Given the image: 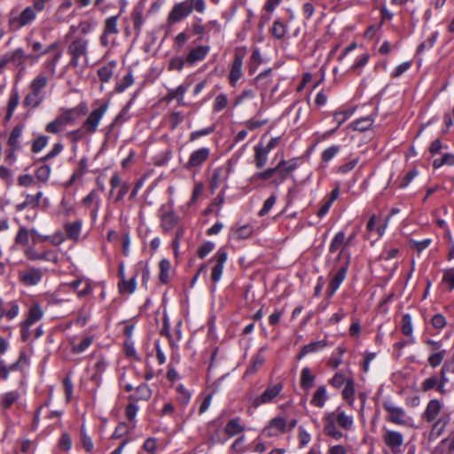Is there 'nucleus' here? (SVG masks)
<instances>
[{
	"label": "nucleus",
	"instance_id": "1",
	"mask_svg": "<svg viewBox=\"0 0 454 454\" xmlns=\"http://www.w3.org/2000/svg\"><path fill=\"white\" fill-rule=\"evenodd\" d=\"M323 422L325 434L334 440L344 437L343 433L337 428V426L346 431L354 428L353 416L347 414L340 407L334 411L326 412L323 417Z\"/></svg>",
	"mask_w": 454,
	"mask_h": 454
},
{
	"label": "nucleus",
	"instance_id": "2",
	"mask_svg": "<svg viewBox=\"0 0 454 454\" xmlns=\"http://www.w3.org/2000/svg\"><path fill=\"white\" fill-rule=\"evenodd\" d=\"M87 113L88 106L85 102H81L73 108H61L59 114L46 125L45 131L51 134L60 133L66 126L75 123L80 116L85 115Z\"/></svg>",
	"mask_w": 454,
	"mask_h": 454
},
{
	"label": "nucleus",
	"instance_id": "3",
	"mask_svg": "<svg viewBox=\"0 0 454 454\" xmlns=\"http://www.w3.org/2000/svg\"><path fill=\"white\" fill-rule=\"evenodd\" d=\"M206 10L205 0H185L176 4L169 12L167 22L169 26L178 23L188 17L192 11L203 13Z\"/></svg>",
	"mask_w": 454,
	"mask_h": 454
},
{
	"label": "nucleus",
	"instance_id": "4",
	"mask_svg": "<svg viewBox=\"0 0 454 454\" xmlns=\"http://www.w3.org/2000/svg\"><path fill=\"white\" fill-rule=\"evenodd\" d=\"M48 78L43 74H37L29 84V93L25 97V106L36 108L45 98L44 88L48 84Z\"/></svg>",
	"mask_w": 454,
	"mask_h": 454
},
{
	"label": "nucleus",
	"instance_id": "5",
	"mask_svg": "<svg viewBox=\"0 0 454 454\" xmlns=\"http://www.w3.org/2000/svg\"><path fill=\"white\" fill-rule=\"evenodd\" d=\"M32 55L26 54L22 48H18L12 51L5 53L0 59V73L8 64H12L22 74L26 71V60L28 59H33Z\"/></svg>",
	"mask_w": 454,
	"mask_h": 454
},
{
	"label": "nucleus",
	"instance_id": "6",
	"mask_svg": "<svg viewBox=\"0 0 454 454\" xmlns=\"http://www.w3.org/2000/svg\"><path fill=\"white\" fill-rule=\"evenodd\" d=\"M344 258L345 261L339 266L337 272L333 277L330 284H329V289L330 293L329 295H333L338 288L340 287V284L343 282V280L346 278L349 262H350V254L349 252H346L344 249H341L340 252L338 254V260H340Z\"/></svg>",
	"mask_w": 454,
	"mask_h": 454
},
{
	"label": "nucleus",
	"instance_id": "7",
	"mask_svg": "<svg viewBox=\"0 0 454 454\" xmlns=\"http://www.w3.org/2000/svg\"><path fill=\"white\" fill-rule=\"evenodd\" d=\"M108 109V104L104 103L98 108L92 110L82 124V129L87 134L97 132L99 123Z\"/></svg>",
	"mask_w": 454,
	"mask_h": 454
},
{
	"label": "nucleus",
	"instance_id": "8",
	"mask_svg": "<svg viewBox=\"0 0 454 454\" xmlns=\"http://www.w3.org/2000/svg\"><path fill=\"white\" fill-rule=\"evenodd\" d=\"M88 44L87 39L77 37L68 45L67 51L71 55L70 63L73 67H78L81 57H87Z\"/></svg>",
	"mask_w": 454,
	"mask_h": 454
},
{
	"label": "nucleus",
	"instance_id": "9",
	"mask_svg": "<svg viewBox=\"0 0 454 454\" xmlns=\"http://www.w3.org/2000/svg\"><path fill=\"white\" fill-rule=\"evenodd\" d=\"M382 406L388 413L387 420L397 425L405 424L406 413L404 410L398 406L392 399L387 398L382 403Z\"/></svg>",
	"mask_w": 454,
	"mask_h": 454
},
{
	"label": "nucleus",
	"instance_id": "10",
	"mask_svg": "<svg viewBox=\"0 0 454 454\" xmlns=\"http://www.w3.org/2000/svg\"><path fill=\"white\" fill-rule=\"evenodd\" d=\"M283 390V384L277 383L269 386L260 395L253 398L251 403L254 408L259 407L262 404H267L271 402L281 393Z\"/></svg>",
	"mask_w": 454,
	"mask_h": 454
},
{
	"label": "nucleus",
	"instance_id": "11",
	"mask_svg": "<svg viewBox=\"0 0 454 454\" xmlns=\"http://www.w3.org/2000/svg\"><path fill=\"white\" fill-rule=\"evenodd\" d=\"M384 443L391 450L393 454L402 452L404 442L403 434L398 431L386 429L382 436Z\"/></svg>",
	"mask_w": 454,
	"mask_h": 454
},
{
	"label": "nucleus",
	"instance_id": "12",
	"mask_svg": "<svg viewBox=\"0 0 454 454\" xmlns=\"http://www.w3.org/2000/svg\"><path fill=\"white\" fill-rule=\"evenodd\" d=\"M227 259L228 254L224 248H220L211 258L210 262H215L211 272V279L214 283L220 281Z\"/></svg>",
	"mask_w": 454,
	"mask_h": 454
},
{
	"label": "nucleus",
	"instance_id": "13",
	"mask_svg": "<svg viewBox=\"0 0 454 454\" xmlns=\"http://www.w3.org/2000/svg\"><path fill=\"white\" fill-rule=\"evenodd\" d=\"M287 431V421L283 417H275L271 419L268 425L263 428L262 434L267 437L278 436Z\"/></svg>",
	"mask_w": 454,
	"mask_h": 454
},
{
	"label": "nucleus",
	"instance_id": "14",
	"mask_svg": "<svg viewBox=\"0 0 454 454\" xmlns=\"http://www.w3.org/2000/svg\"><path fill=\"white\" fill-rule=\"evenodd\" d=\"M275 168H279L275 174L277 176L273 180V183L278 184L282 183L286 178H287L288 176L297 168L296 159H292L290 160H282Z\"/></svg>",
	"mask_w": 454,
	"mask_h": 454
},
{
	"label": "nucleus",
	"instance_id": "15",
	"mask_svg": "<svg viewBox=\"0 0 454 454\" xmlns=\"http://www.w3.org/2000/svg\"><path fill=\"white\" fill-rule=\"evenodd\" d=\"M450 364L449 363H444L441 372H440V380L436 376H432L427 379V390L434 388L436 387V389L441 394H445V384L448 381L446 377V372L449 371Z\"/></svg>",
	"mask_w": 454,
	"mask_h": 454
},
{
	"label": "nucleus",
	"instance_id": "16",
	"mask_svg": "<svg viewBox=\"0 0 454 454\" xmlns=\"http://www.w3.org/2000/svg\"><path fill=\"white\" fill-rule=\"evenodd\" d=\"M209 153L210 150L207 147H202L198 150H195L191 153L189 160L185 164V168L190 169L196 167H200L207 160Z\"/></svg>",
	"mask_w": 454,
	"mask_h": 454
},
{
	"label": "nucleus",
	"instance_id": "17",
	"mask_svg": "<svg viewBox=\"0 0 454 454\" xmlns=\"http://www.w3.org/2000/svg\"><path fill=\"white\" fill-rule=\"evenodd\" d=\"M110 184L113 189L118 188L117 195L114 199V202H119L123 199L129 190V184L126 182H122L118 174H114L110 179Z\"/></svg>",
	"mask_w": 454,
	"mask_h": 454
},
{
	"label": "nucleus",
	"instance_id": "18",
	"mask_svg": "<svg viewBox=\"0 0 454 454\" xmlns=\"http://www.w3.org/2000/svg\"><path fill=\"white\" fill-rule=\"evenodd\" d=\"M242 65H243V55L235 54L234 60L231 65L229 79L231 85H235L236 82L242 76Z\"/></svg>",
	"mask_w": 454,
	"mask_h": 454
},
{
	"label": "nucleus",
	"instance_id": "19",
	"mask_svg": "<svg viewBox=\"0 0 454 454\" xmlns=\"http://www.w3.org/2000/svg\"><path fill=\"white\" fill-rule=\"evenodd\" d=\"M43 277V272L40 269L29 268L28 270L20 273V279L27 286H35L38 284Z\"/></svg>",
	"mask_w": 454,
	"mask_h": 454
},
{
	"label": "nucleus",
	"instance_id": "20",
	"mask_svg": "<svg viewBox=\"0 0 454 454\" xmlns=\"http://www.w3.org/2000/svg\"><path fill=\"white\" fill-rule=\"evenodd\" d=\"M209 51L210 47L207 45L193 48L189 51L185 61L190 65H193L203 60L208 54Z\"/></svg>",
	"mask_w": 454,
	"mask_h": 454
},
{
	"label": "nucleus",
	"instance_id": "21",
	"mask_svg": "<svg viewBox=\"0 0 454 454\" xmlns=\"http://www.w3.org/2000/svg\"><path fill=\"white\" fill-rule=\"evenodd\" d=\"M328 399L326 387L319 386L314 392L310 403L317 408H323Z\"/></svg>",
	"mask_w": 454,
	"mask_h": 454
},
{
	"label": "nucleus",
	"instance_id": "22",
	"mask_svg": "<svg viewBox=\"0 0 454 454\" xmlns=\"http://www.w3.org/2000/svg\"><path fill=\"white\" fill-rule=\"evenodd\" d=\"M23 132V126L17 125L15 126L7 140V145L10 148H12V151H19L20 150L21 146L20 144V138Z\"/></svg>",
	"mask_w": 454,
	"mask_h": 454
},
{
	"label": "nucleus",
	"instance_id": "23",
	"mask_svg": "<svg viewBox=\"0 0 454 454\" xmlns=\"http://www.w3.org/2000/svg\"><path fill=\"white\" fill-rule=\"evenodd\" d=\"M43 316V311L38 304L33 305L28 311L27 317L24 321V326L29 328L35 322L39 321Z\"/></svg>",
	"mask_w": 454,
	"mask_h": 454
},
{
	"label": "nucleus",
	"instance_id": "24",
	"mask_svg": "<svg viewBox=\"0 0 454 454\" xmlns=\"http://www.w3.org/2000/svg\"><path fill=\"white\" fill-rule=\"evenodd\" d=\"M117 62L115 60L109 61L106 65L102 66L98 70V75L103 82H108L114 74Z\"/></svg>",
	"mask_w": 454,
	"mask_h": 454
},
{
	"label": "nucleus",
	"instance_id": "25",
	"mask_svg": "<svg viewBox=\"0 0 454 454\" xmlns=\"http://www.w3.org/2000/svg\"><path fill=\"white\" fill-rule=\"evenodd\" d=\"M316 380L315 374L312 373L309 367H304L301 372V387L303 390H309L313 386Z\"/></svg>",
	"mask_w": 454,
	"mask_h": 454
},
{
	"label": "nucleus",
	"instance_id": "26",
	"mask_svg": "<svg viewBox=\"0 0 454 454\" xmlns=\"http://www.w3.org/2000/svg\"><path fill=\"white\" fill-rule=\"evenodd\" d=\"M82 222L81 220L65 224V231L67 238L74 240H78L82 230Z\"/></svg>",
	"mask_w": 454,
	"mask_h": 454
},
{
	"label": "nucleus",
	"instance_id": "27",
	"mask_svg": "<svg viewBox=\"0 0 454 454\" xmlns=\"http://www.w3.org/2000/svg\"><path fill=\"white\" fill-rule=\"evenodd\" d=\"M269 152L262 148V144L254 147V164L257 168H262L268 160Z\"/></svg>",
	"mask_w": 454,
	"mask_h": 454
},
{
	"label": "nucleus",
	"instance_id": "28",
	"mask_svg": "<svg viewBox=\"0 0 454 454\" xmlns=\"http://www.w3.org/2000/svg\"><path fill=\"white\" fill-rule=\"evenodd\" d=\"M179 217L173 212H168L161 216V227L164 231L173 230L178 223Z\"/></svg>",
	"mask_w": 454,
	"mask_h": 454
},
{
	"label": "nucleus",
	"instance_id": "29",
	"mask_svg": "<svg viewBox=\"0 0 454 454\" xmlns=\"http://www.w3.org/2000/svg\"><path fill=\"white\" fill-rule=\"evenodd\" d=\"M263 350H265V348H261L259 352L254 356H253L251 360V364L247 367L246 371L247 375L255 373L257 370L262 366L265 361V358L262 354Z\"/></svg>",
	"mask_w": 454,
	"mask_h": 454
},
{
	"label": "nucleus",
	"instance_id": "30",
	"mask_svg": "<svg viewBox=\"0 0 454 454\" xmlns=\"http://www.w3.org/2000/svg\"><path fill=\"white\" fill-rule=\"evenodd\" d=\"M35 18L36 12H35V9H32V7L28 6L22 11L16 20L20 27H25L35 20Z\"/></svg>",
	"mask_w": 454,
	"mask_h": 454
},
{
	"label": "nucleus",
	"instance_id": "31",
	"mask_svg": "<svg viewBox=\"0 0 454 454\" xmlns=\"http://www.w3.org/2000/svg\"><path fill=\"white\" fill-rule=\"evenodd\" d=\"M326 346L325 340H318V341H312L305 346L302 347L298 359H301L303 356L309 353L317 352L322 348H324Z\"/></svg>",
	"mask_w": 454,
	"mask_h": 454
},
{
	"label": "nucleus",
	"instance_id": "32",
	"mask_svg": "<svg viewBox=\"0 0 454 454\" xmlns=\"http://www.w3.org/2000/svg\"><path fill=\"white\" fill-rule=\"evenodd\" d=\"M449 419L446 416H442L434 423L430 431V438H437L444 431Z\"/></svg>",
	"mask_w": 454,
	"mask_h": 454
},
{
	"label": "nucleus",
	"instance_id": "33",
	"mask_svg": "<svg viewBox=\"0 0 454 454\" xmlns=\"http://www.w3.org/2000/svg\"><path fill=\"white\" fill-rule=\"evenodd\" d=\"M20 398L17 391H10L4 394L0 399V405L4 410L9 409Z\"/></svg>",
	"mask_w": 454,
	"mask_h": 454
},
{
	"label": "nucleus",
	"instance_id": "34",
	"mask_svg": "<svg viewBox=\"0 0 454 454\" xmlns=\"http://www.w3.org/2000/svg\"><path fill=\"white\" fill-rule=\"evenodd\" d=\"M245 429V427L243 426L240 425V420L239 418H235V419H231L227 424H226V427H225V433L229 435V436H234L241 432H243Z\"/></svg>",
	"mask_w": 454,
	"mask_h": 454
},
{
	"label": "nucleus",
	"instance_id": "35",
	"mask_svg": "<svg viewBox=\"0 0 454 454\" xmlns=\"http://www.w3.org/2000/svg\"><path fill=\"white\" fill-rule=\"evenodd\" d=\"M133 71L129 69L123 78L115 86V91L121 93L134 83Z\"/></svg>",
	"mask_w": 454,
	"mask_h": 454
},
{
	"label": "nucleus",
	"instance_id": "36",
	"mask_svg": "<svg viewBox=\"0 0 454 454\" xmlns=\"http://www.w3.org/2000/svg\"><path fill=\"white\" fill-rule=\"evenodd\" d=\"M121 294H132L137 287V276H133L129 280L122 279L118 284Z\"/></svg>",
	"mask_w": 454,
	"mask_h": 454
},
{
	"label": "nucleus",
	"instance_id": "37",
	"mask_svg": "<svg viewBox=\"0 0 454 454\" xmlns=\"http://www.w3.org/2000/svg\"><path fill=\"white\" fill-rule=\"evenodd\" d=\"M341 247H343L342 249H344L346 252H348L346 250L347 247H345V233H344V231H339L335 234V236L333 237V239H332V242L330 244L329 252L333 254Z\"/></svg>",
	"mask_w": 454,
	"mask_h": 454
},
{
	"label": "nucleus",
	"instance_id": "38",
	"mask_svg": "<svg viewBox=\"0 0 454 454\" xmlns=\"http://www.w3.org/2000/svg\"><path fill=\"white\" fill-rule=\"evenodd\" d=\"M118 19L119 15H114L107 18L104 22L103 32L109 35H117L119 33Z\"/></svg>",
	"mask_w": 454,
	"mask_h": 454
},
{
	"label": "nucleus",
	"instance_id": "39",
	"mask_svg": "<svg viewBox=\"0 0 454 454\" xmlns=\"http://www.w3.org/2000/svg\"><path fill=\"white\" fill-rule=\"evenodd\" d=\"M187 89L188 88L186 86L180 85L176 89L169 90L166 98L169 101L173 99H177L179 104L184 105V96L187 91Z\"/></svg>",
	"mask_w": 454,
	"mask_h": 454
},
{
	"label": "nucleus",
	"instance_id": "40",
	"mask_svg": "<svg viewBox=\"0 0 454 454\" xmlns=\"http://www.w3.org/2000/svg\"><path fill=\"white\" fill-rule=\"evenodd\" d=\"M442 409V403L439 400L433 399L427 403V422L434 420L438 416Z\"/></svg>",
	"mask_w": 454,
	"mask_h": 454
},
{
	"label": "nucleus",
	"instance_id": "41",
	"mask_svg": "<svg viewBox=\"0 0 454 454\" xmlns=\"http://www.w3.org/2000/svg\"><path fill=\"white\" fill-rule=\"evenodd\" d=\"M93 337L84 336L79 343H72V352L80 354L85 351L92 343Z\"/></svg>",
	"mask_w": 454,
	"mask_h": 454
},
{
	"label": "nucleus",
	"instance_id": "42",
	"mask_svg": "<svg viewBox=\"0 0 454 454\" xmlns=\"http://www.w3.org/2000/svg\"><path fill=\"white\" fill-rule=\"evenodd\" d=\"M354 395L355 382L353 379H349L342 390V397L344 400L348 401L350 405H352L354 403Z\"/></svg>",
	"mask_w": 454,
	"mask_h": 454
},
{
	"label": "nucleus",
	"instance_id": "43",
	"mask_svg": "<svg viewBox=\"0 0 454 454\" xmlns=\"http://www.w3.org/2000/svg\"><path fill=\"white\" fill-rule=\"evenodd\" d=\"M432 165L434 168H439L443 165L452 166L454 165V154L444 153L440 159H434Z\"/></svg>",
	"mask_w": 454,
	"mask_h": 454
},
{
	"label": "nucleus",
	"instance_id": "44",
	"mask_svg": "<svg viewBox=\"0 0 454 454\" xmlns=\"http://www.w3.org/2000/svg\"><path fill=\"white\" fill-rule=\"evenodd\" d=\"M170 268L171 264L168 260L162 259L160 262V280L163 284H167L168 282Z\"/></svg>",
	"mask_w": 454,
	"mask_h": 454
},
{
	"label": "nucleus",
	"instance_id": "45",
	"mask_svg": "<svg viewBox=\"0 0 454 454\" xmlns=\"http://www.w3.org/2000/svg\"><path fill=\"white\" fill-rule=\"evenodd\" d=\"M131 16L134 21V28L137 33H139L144 23L142 8L138 6L135 7L132 11Z\"/></svg>",
	"mask_w": 454,
	"mask_h": 454
},
{
	"label": "nucleus",
	"instance_id": "46",
	"mask_svg": "<svg viewBox=\"0 0 454 454\" xmlns=\"http://www.w3.org/2000/svg\"><path fill=\"white\" fill-rule=\"evenodd\" d=\"M373 123V120L371 117H364L356 121L352 126L356 130L365 131L368 130Z\"/></svg>",
	"mask_w": 454,
	"mask_h": 454
},
{
	"label": "nucleus",
	"instance_id": "47",
	"mask_svg": "<svg viewBox=\"0 0 454 454\" xmlns=\"http://www.w3.org/2000/svg\"><path fill=\"white\" fill-rule=\"evenodd\" d=\"M445 355L446 351H437V353L429 354L427 357L428 364L433 368L439 366L442 363Z\"/></svg>",
	"mask_w": 454,
	"mask_h": 454
},
{
	"label": "nucleus",
	"instance_id": "48",
	"mask_svg": "<svg viewBox=\"0 0 454 454\" xmlns=\"http://www.w3.org/2000/svg\"><path fill=\"white\" fill-rule=\"evenodd\" d=\"M62 56V51H58L52 58L47 59L44 63L45 67L49 70L51 74H54L56 73V67L59 60Z\"/></svg>",
	"mask_w": 454,
	"mask_h": 454
},
{
	"label": "nucleus",
	"instance_id": "49",
	"mask_svg": "<svg viewBox=\"0 0 454 454\" xmlns=\"http://www.w3.org/2000/svg\"><path fill=\"white\" fill-rule=\"evenodd\" d=\"M29 231L26 227H20L15 237V243L21 246H27L29 242Z\"/></svg>",
	"mask_w": 454,
	"mask_h": 454
},
{
	"label": "nucleus",
	"instance_id": "50",
	"mask_svg": "<svg viewBox=\"0 0 454 454\" xmlns=\"http://www.w3.org/2000/svg\"><path fill=\"white\" fill-rule=\"evenodd\" d=\"M49 137L42 135L36 137L32 144V152L37 153L41 152L48 144Z\"/></svg>",
	"mask_w": 454,
	"mask_h": 454
},
{
	"label": "nucleus",
	"instance_id": "51",
	"mask_svg": "<svg viewBox=\"0 0 454 454\" xmlns=\"http://www.w3.org/2000/svg\"><path fill=\"white\" fill-rule=\"evenodd\" d=\"M340 152L339 145H332L326 148L321 155V159L325 162H329L332 159H333L336 154Z\"/></svg>",
	"mask_w": 454,
	"mask_h": 454
},
{
	"label": "nucleus",
	"instance_id": "52",
	"mask_svg": "<svg viewBox=\"0 0 454 454\" xmlns=\"http://www.w3.org/2000/svg\"><path fill=\"white\" fill-rule=\"evenodd\" d=\"M430 321L432 326L437 330L442 329L447 324L446 317L440 313H435Z\"/></svg>",
	"mask_w": 454,
	"mask_h": 454
},
{
	"label": "nucleus",
	"instance_id": "53",
	"mask_svg": "<svg viewBox=\"0 0 454 454\" xmlns=\"http://www.w3.org/2000/svg\"><path fill=\"white\" fill-rule=\"evenodd\" d=\"M228 105V98L225 94H220L215 98L213 109L215 112H220Z\"/></svg>",
	"mask_w": 454,
	"mask_h": 454
},
{
	"label": "nucleus",
	"instance_id": "54",
	"mask_svg": "<svg viewBox=\"0 0 454 454\" xmlns=\"http://www.w3.org/2000/svg\"><path fill=\"white\" fill-rule=\"evenodd\" d=\"M349 379L350 378H346L341 372H337L330 380V384L335 388H340L345 386Z\"/></svg>",
	"mask_w": 454,
	"mask_h": 454
},
{
	"label": "nucleus",
	"instance_id": "55",
	"mask_svg": "<svg viewBox=\"0 0 454 454\" xmlns=\"http://www.w3.org/2000/svg\"><path fill=\"white\" fill-rule=\"evenodd\" d=\"M137 399L148 400L152 396V390L146 384H141L137 387Z\"/></svg>",
	"mask_w": 454,
	"mask_h": 454
},
{
	"label": "nucleus",
	"instance_id": "56",
	"mask_svg": "<svg viewBox=\"0 0 454 454\" xmlns=\"http://www.w3.org/2000/svg\"><path fill=\"white\" fill-rule=\"evenodd\" d=\"M51 171L49 165H43L37 168L35 176L39 181L46 182L50 177Z\"/></svg>",
	"mask_w": 454,
	"mask_h": 454
},
{
	"label": "nucleus",
	"instance_id": "57",
	"mask_svg": "<svg viewBox=\"0 0 454 454\" xmlns=\"http://www.w3.org/2000/svg\"><path fill=\"white\" fill-rule=\"evenodd\" d=\"M276 200H277V196L274 194L270 195L264 201V204H263L262 209L259 211V213H258L259 216H263V215H267L270 212V210L272 208V207L274 206Z\"/></svg>",
	"mask_w": 454,
	"mask_h": 454
},
{
	"label": "nucleus",
	"instance_id": "58",
	"mask_svg": "<svg viewBox=\"0 0 454 454\" xmlns=\"http://www.w3.org/2000/svg\"><path fill=\"white\" fill-rule=\"evenodd\" d=\"M215 248V244L211 241H207L203 243L198 249V256L200 259L206 257L210 252H212Z\"/></svg>",
	"mask_w": 454,
	"mask_h": 454
},
{
	"label": "nucleus",
	"instance_id": "59",
	"mask_svg": "<svg viewBox=\"0 0 454 454\" xmlns=\"http://www.w3.org/2000/svg\"><path fill=\"white\" fill-rule=\"evenodd\" d=\"M271 31H272V35L276 38L281 39L286 35V27L282 22L276 20L273 24Z\"/></svg>",
	"mask_w": 454,
	"mask_h": 454
},
{
	"label": "nucleus",
	"instance_id": "60",
	"mask_svg": "<svg viewBox=\"0 0 454 454\" xmlns=\"http://www.w3.org/2000/svg\"><path fill=\"white\" fill-rule=\"evenodd\" d=\"M402 332L406 336H410L412 333L411 317L409 314H405L403 317Z\"/></svg>",
	"mask_w": 454,
	"mask_h": 454
},
{
	"label": "nucleus",
	"instance_id": "61",
	"mask_svg": "<svg viewBox=\"0 0 454 454\" xmlns=\"http://www.w3.org/2000/svg\"><path fill=\"white\" fill-rule=\"evenodd\" d=\"M85 133L86 132L81 128V129H77L67 132L66 134V137L70 141L76 143V142L83 139Z\"/></svg>",
	"mask_w": 454,
	"mask_h": 454
},
{
	"label": "nucleus",
	"instance_id": "62",
	"mask_svg": "<svg viewBox=\"0 0 454 454\" xmlns=\"http://www.w3.org/2000/svg\"><path fill=\"white\" fill-rule=\"evenodd\" d=\"M93 202L96 205L100 204V200L96 190H92L87 196L82 199V204L86 207H90Z\"/></svg>",
	"mask_w": 454,
	"mask_h": 454
},
{
	"label": "nucleus",
	"instance_id": "63",
	"mask_svg": "<svg viewBox=\"0 0 454 454\" xmlns=\"http://www.w3.org/2000/svg\"><path fill=\"white\" fill-rule=\"evenodd\" d=\"M178 395L177 400L184 405L187 404L191 398V394L187 391L183 386H178L176 387Z\"/></svg>",
	"mask_w": 454,
	"mask_h": 454
},
{
	"label": "nucleus",
	"instance_id": "64",
	"mask_svg": "<svg viewBox=\"0 0 454 454\" xmlns=\"http://www.w3.org/2000/svg\"><path fill=\"white\" fill-rule=\"evenodd\" d=\"M442 279L451 289L454 288V267L444 271Z\"/></svg>",
	"mask_w": 454,
	"mask_h": 454
}]
</instances>
